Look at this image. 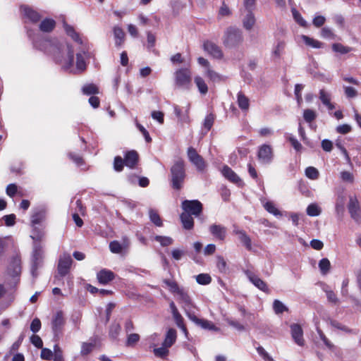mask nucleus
<instances>
[{
  "label": "nucleus",
  "instance_id": "f257e3e1",
  "mask_svg": "<svg viewBox=\"0 0 361 361\" xmlns=\"http://www.w3.org/2000/svg\"><path fill=\"white\" fill-rule=\"evenodd\" d=\"M33 44L37 49L52 56L57 63H61L62 53L66 51L67 52V59L62 64L63 68L66 71L73 73H81L86 68L87 65L85 60L86 53L85 51L76 54V67L75 69L73 68V50L69 44H62L56 39H46L42 43L34 42Z\"/></svg>",
  "mask_w": 361,
  "mask_h": 361
},
{
  "label": "nucleus",
  "instance_id": "f03ea898",
  "mask_svg": "<svg viewBox=\"0 0 361 361\" xmlns=\"http://www.w3.org/2000/svg\"><path fill=\"white\" fill-rule=\"evenodd\" d=\"M21 273V262L18 257H13L10 262L5 273V281L11 287L16 286L19 281Z\"/></svg>",
  "mask_w": 361,
  "mask_h": 361
},
{
  "label": "nucleus",
  "instance_id": "7ed1b4c3",
  "mask_svg": "<svg viewBox=\"0 0 361 361\" xmlns=\"http://www.w3.org/2000/svg\"><path fill=\"white\" fill-rule=\"evenodd\" d=\"M223 44L228 48H234L239 46L243 40L242 31L236 27H228L223 36Z\"/></svg>",
  "mask_w": 361,
  "mask_h": 361
},
{
  "label": "nucleus",
  "instance_id": "20e7f679",
  "mask_svg": "<svg viewBox=\"0 0 361 361\" xmlns=\"http://www.w3.org/2000/svg\"><path fill=\"white\" fill-rule=\"evenodd\" d=\"M174 85L178 89L190 90L192 85V73L188 68H178L174 72Z\"/></svg>",
  "mask_w": 361,
  "mask_h": 361
},
{
  "label": "nucleus",
  "instance_id": "39448f33",
  "mask_svg": "<svg viewBox=\"0 0 361 361\" xmlns=\"http://www.w3.org/2000/svg\"><path fill=\"white\" fill-rule=\"evenodd\" d=\"M171 173L173 188L180 189L185 178L184 161L181 159L176 161L171 169Z\"/></svg>",
  "mask_w": 361,
  "mask_h": 361
},
{
  "label": "nucleus",
  "instance_id": "423d86ee",
  "mask_svg": "<svg viewBox=\"0 0 361 361\" xmlns=\"http://www.w3.org/2000/svg\"><path fill=\"white\" fill-rule=\"evenodd\" d=\"M187 155L189 161L196 167L198 171L202 172L204 171L207 164L195 148L190 147L188 149Z\"/></svg>",
  "mask_w": 361,
  "mask_h": 361
},
{
  "label": "nucleus",
  "instance_id": "0eeeda50",
  "mask_svg": "<svg viewBox=\"0 0 361 361\" xmlns=\"http://www.w3.org/2000/svg\"><path fill=\"white\" fill-rule=\"evenodd\" d=\"M73 259L69 254L63 253L61 255L57 266L58 274L61 277L66 276L70 271Z\"/></svg>",
  "mask_w": 361,
  "mask_h": 361
},
{
  "label": "nucleus",
  "instance_id": "6e6552de",
  "mask_svg": "<svg viewBox=\"0 0 361 361\" xmlns=\"http://www.w3.org/2000/svg\"><path fill=\"white\" fill-rule=\"evenodd\" d=\"M183 213L199 216L202 210V204L198 200H185L182 202Z\"/></svg>",
  "mask_w": 361,
  "mask_h": 361
},
{
  "label": "nucleus",
  "instance_id": "1a4fd4ad",
  "mask_svg": "<svg viewBox=\"0 0 361 361\" xmlns=\"http://www.w3.org/2000/svg\"><path fill=\"white\" fill-rule=\"evenodd\" d=\"M202 48L205 52L214 59H221L224 56L221 47L212 41H204L202 44Z\"/></svg>",
  "mask_w": 361,
  "mask_h": 361
},
{
  "label": "nucleus",
  "instance_id": "9d476101",
  "mask_svg": "<svg viewBox=\"0 0 361 361\" xmlns=\"http://www.w3.org/2000/svg\"><path fill=\"white\" fill-rule=\"evenodd\" d=\"M257 157L262 164H270L274 157L272 147L269 145H262L259 147Z\"/></svg>",
  "mask_w": 361,
  "mask_h": 361
},
{
  "label": "nucleus",
  "instance_id": "9b49d317",
  "mask_svg": "<svg viewBox=\"0 0 361 361\" xmlns=\"http://www.w3.org/2000/svg\"><path fill=\"white\" fill-rule=\"evenodd\" d=\"M348 211L350 217L357 224L361 223V214L360 205L355 197H350L348 204Z\"/></svg>",
  "mask_w": 361,
  "mask_h": 361
},
{
  "label": "nucleus",
  "instance_id": "f8f14e48",
  "mask_svg": "<svg viewBox=\"0 0 361 361\" xmlns=\"http://www.w3.org/2000/svg\"><path fill=\"white\" fill-rule=\"evenodd\" d=\"M43 257V250L42 246L39 243H35L32 252V273H35L39 267Z\"/></svg>",
  "mask_w": 361,
  "mask_h": 361
},
{
  "label": "nucleus",
  "instance_id": "ddd939ff",
  "mask_svg": "<svg viewBox=\"0 0 361 361\" xmlns=\"http://www.w3.org/2000/svg\"><path fill=\"white\" fill-rule=\"evenodd\" d=\"M188 318L197 325L201 326L204 329L219 331V328L216 327L212 322L204 319L197 318L194 314L188 313Z\"/></svg>",
  "mask_w": 361,
  "mask_h": 361
},
{
  "label": "nucleus",
  "instance_id": "4468645a",
  "mask_svg": "<svg viewBox=\"0 0 361 361\" xmlns=\"http://www.w3.org/2000/svg\"><path fill=\"white\" fill-rule=\"evenodd\" d=\"M247 277L250 280V281L257 288H258L259 290L265 292L269 293V288L267 287V283L262 281L260 278H259L258 276L255 274L253 272L250 271H247L245 272Z\"/></svg>",
  "mask_w": 361,
  "mask_h": 361
},
{
  "label": "nucleus",
  "instance_id": "2eb2a0df",
  "mask_svg": "<svg viewBox=\"0 0 361 361\" xmlns=\"http://www.w3.org/2000/svg\"><path fill=\"white\" fill-rule=\"evenodd\" d=\"M291 336L294 341L300 346H303L305 341L303 339V331L302 327L298 324L290 325Z\"/></svg>",
  "mask_w": 361,
  "mask_h": 361
},
{
  "label": "nucleus",
  "instance_id": "dca6fc26",
  "mask_svg": "<svg viewBox=\"0 0 361 361\" xmlns=\"http://www.w3.org/2000/svg\"><path fill=\"white\" fill-rule=\"evenodd\" d=\"M176 294L178 295V300L182 304L183 307L185 310L186 314L188 315V313H190L189 312L190 310L193 307V304L190 296L188 295V293L183 288H181Z\"/></svg>",
  "mask_w": 361,
  "mask_h": 361
},
{
  "label": "nucleus",
  "instance_id": "f3484780",
  "mask_svg": "<svg viewBox=\"0 0 361 361\" xmlns=\"http://www.w3.org/2000/svg\"><path fill=\"white\" fill-rule=\"evenodd\" d=\"M20 10L24 17L33 23H37L41 18L40 14L28 6H22Z\"/></svg>",
  "mask_w": 361,
  "mask_h": 361
},
{
  "label": "nucleus",
  "instance_id": "a211bd4d",
  "mask_svg": "<svg viewBox=\"0 0 361 361\" xmlns=\"http://www.w3.org/2000/svg\"><path fill=\"white\" fill-rule=\"evenodd\" d=\"M209 230L211 234L219 240H224L226 235V228L220 224H212L209 226Z\"/></svg>",
  "mask_w": 361,
  "mask_h": 361
},
{
  "label": "nucleus",
  "instance_id": "6ab92c4d",
  "mask_svg": "<svg viewBox=\"0 0 361 361\" xmlns=\"http://www.w3.org/2000/svg\"><path fill=\"white\" fill-rule=\"evenodd\" d=\"M138 154L135 150L127 152L124 155L125 165L127 167L133 169L138 162Z\"/></svg>",
  "mask_w": 361,
  "mask_h": 361
},
{
  "label": "nucleus",
  "instance_id": "aec40b11",
  "mask_svg": "<svg viewBox=\"0 0 361 361\" xmlns=\"http://www.w3.org/2000/svg\"><path fill=\"white\" fill-rule=\"evenodd\" d=\"M323 319L330 326L334 329L340 330L345 334H354V331L345 326V324L339 322L338 321L330 317L323 318Z\"/></svg>",
  "mask_w": 361,
  "mask_h": 361
},
{
  "label": "nucleus",
  "instance_id": "412c9836",
  "mask_svg": "<svg viewBox=\"0 0 361 361\" xmlns=\"http://www.w3.org/2000/svg\"><path fill=\"white\" fill-rule=\"evenodd\" d=\"M98 281L102 284H106L114 279V274L108 269H102L97 274Z\"/></svg>",
  "mask_w": 361,
  "mask_h": 361
},
{
  "label": "nucleus",
  "instance_id": "4be33fe9",
  "mask_svg": "<svg viewBox=\"0 0 361 361\" xmlns=\"http://www.w3.org/2000/svg\"><path fill=\"white\" fill-rule=\"evenodd\" d=\"M113 32L115 45L117 47H121L123 44L126 37V34L123 30L119 26H114L113 28Z\"/></svg>",
  "mask_w": 361,
  "mask_h": 361
},
{
  "label": "nucleus",
  "instance_id": "5701e85b",
  "mask_svg": "<svg viewBox=\"0 0 361 361\" xmlns=\"http://www.w3.org/2000/svg\"><path fill=\"white\" fill-rule=\"evenodd\" d=\"M221 173L223 176L231 182L235 184H240L241 183V180L238 176L228 166H224Z\"/></svg>",
  "mask_w": 361,
  "mask_h": 361
},
{
  "label": "nucleus",
  "instance_id": "b1692460",
  "mask_svg": "<svg viewBox=\"0 0 361 361\" xmlns=\"http://www.w3.org/2000/svg\"><path fill=\"white\" fill-rule=\"evenodd\" d=\"M128 246V240L127 238L123 239V243L121 244L117 240H114L109 244V249L111 252L118 254L121 253L123 249Z\"/></svg>",
  "mask_w": 361,
  "mask_h": 361
},
{
  "label": "nucleus",
  "instance_id": "393cba45",
  "mask_svg": "<svg viewBox=\"0 0 361 361\" xmlns=\"http://www.w3.org/2000/svg\"><path fill=\"white\" fill-rule=\"evenodd\" d=\"M176 338H177V332H176V329H172V328L169 329L166 334L165 339L163 342V345L168 347V348L171 347L173 345V343L176 342Z\"/></svg>",
  "mask_w": 361,
  "mask_h": 361
},
{
  "label": "nucleus",
  "instance_id": "a878e982",
  "mask_svg": "<svg viewBox=\"0 0 361 361\" xmlns=\"http://www.w3.org/2000/svg\"><path fill=\"white\" fill-rule=\"evenodd\" d=\"M256 22L255 15L252 11H247V13L243 18V26L247 30H250L254 27Z\"/></svg>",
  "mask_w": 361,
  "mask_h": 361
},
{
  "label": "nucleus",
  "instance_id": "bb28decb",
  "mask_svg": "<svg viewBox=\"0 0 361 361\" xmlns=\"http://www.w3.org/2000/svg\"><path fill=\"white\" fill-rule=\"evenodd\" d=\"M316 330L319 338L323 341L325 346L330 350L334 351L336 349V346L325 336L319 328L318 323L316 324Z\"/></svg>",
  "mask_w": 361,
  "mask_h": 361
},
{
  "label": "nucleus",
  "instance_id": "cd10ccee",
  "mask_svg": "<svg viewBox=\"0 0 361 361\" xmlns=\"http://www.w3.org/2000/svg\"><path fill=\"white\" fill-rule=\"evenodd\" d=\"M316 330L319 338L323 341L325 346L330 350L334 351L336 349V346L325 336L319 328L318 323L316 324Z\"/></svg>",
  "mask_w": 361,
  "mask_h": 361
},
{
  "label": "nucleus",
  "instance_id": "c85d7f7f",
  "mask_svg": "<svg viewBox=\"0 0 361 361\" xmlns=\"http://www.w3.org/2000/svg\"><path fill=\"white\" fill-rule=\"evenodd\" d=\"M316 330L319 338L323 341L325 346L330 350L334 351L336 349V346L325 336L319 328L318 323L316 324Z\"/></svg>",
  "mask_w": 361,
  "mask_h": 361
},
{
  "label": "nucleus",
  "instance_id": "c756f323",
  "mask_svg": "<svg viewBox=\"0 0 361 361\" xmlns=\"http://www.w3.org/2000/svg\"><path fill=\"white\" fill-rule=\"evenodd\" d=\"M316 330L319 338L323 341L325 346L330 350L334 351L336 349V346L325 336L319 328L318 323L316 324Z\"/></svg>",
  "mask_w": 361,
  "mask_h": 361
},
{
  "label": "nucleus",
  "instance_id": "7c9ffc66",
  "mask_svg": "<svg viewBox=\"0 0 361 361\" xmlns=\"http://www.w3.org/2000/svg\"><path fill=\"white\" fill-rule=\"evenodd\" d=\"M64 324V319L63 317V314L61 312H58L52 321V329L54 331L56 334L58 333L61 329L62 328Z\"/></svg>",
  "mask_w": 361,
  "mask_h": 361
},
{
  "label": "nucleus",
  "instance_id": "2f4dec72",
  "mask_svg": "<svg viewBox=\"0 0 361 361\" xmlns=\"http://www.w3.org/2000/svg\"><path fill=\"white\" fill-rule=\"evenodd\" d=\"M261 202L263 204L264 208L270 214H272L275 216H281V212L276 207L274 202L271 201H266V200L261 199Z\"/></svg>",
  "mask_w": 361,
  "mask_h": 361
},
{
  "label": "nucleus",
  "instance_id": "473e14b6",
  "mask_svg": "<svg viewBox=\"0 0 361 361\" xmlns=\"http://www.w3.org/2000/svg\"><path fill=\"white\" fill-rule=\"evenodd\" d=\"M234 233L238 235L239 240L245 246V247L250 250L252 249V243L250 238L246 234L244 231L234 230Z\"/></svg>",
  "mask_w": 361,
  "mask_h": 361
},
{
  "label": "nucleus",
  "instance_id": "72a5a7b5",
  "mask_svg": "<svg viewBox=\"0 0 361 361\" xmlns=\"http://www.w3.org/2000/svg\"><path fill=\"white\" fill-rule=\"evenodd\" d=\"M56 22L51 18H45L39 24V30L44 32H50L55 27Z\"/></svg>",
  "mask_w": 361,
  "mask_h": 361
},
{
  "label": "nucleus",
  "instance_id": "f704fd0d",
  "mask_svg": "<svg viewBox=\"0 0 361 361\" xmlns=\"http://www.w3.org/2000/svg\"><path fill=\"white\" fill-rule=\"evenodd\" d=\"M204 75L209 78L211 81L213 82H219L221 81H224L226 80V77L221 75V74L215 72L210 68H208L204 71Z\"/></svg>",
  "mask_w": 361,
  "mask_h": 361
},
{
  "label": "nucleus",
  "instance_id": "c9c22d12",
  "mask_svg": "<svg viewBox=\"0 0 361 361\" xmlns=\"http://www.w3.org/2000/svg\"><path fill=\"white\" fill-rule=\"evenodd\" d=\"M45 211L40 209L35 212L31 216V224L34 230H36V225L40 224L45 219Z\"/></svg>",
  "mask_w": 361,
  "mask_h": 361
},
{
  "label": "nucleus",
  "instance_id": "e433bc0d",
  "mask_svg": "<svg viewBox=\"0 0 361 361\" xmlns=\"http://www.w3.org/2000/svg\"><path fill=\"white\" fill-rule=\"evenodd\" d=\"M237 103L239 108L243 111H247L250 106L249 99L242 92L237 94Z\"/></svg>",
  "mask_w": 361,
  "mask_h": 361
},
{
  "label": "nucleus",
  "instance_id": "4c0bfd02",
  "mask_svg": "<svg viewBox=\"0 0 361 361\" xmlns=\"http://www.w3.org/2000/svg\"><path fill=\"white\" fill-rule=\"evenodd\" d=\"M180 220L183 224V228L187 230H190L194 226V220L192 215L188 213H182L180 214Z\"/></svg>",
  "mask_w": 361,
  "mask_h": 361
},
{
  "label": "nucleus",
  "instance_id": "58836bf2",
  "mask_svg": "<svg viewBox=\"0 0 361 361\" xmlns=\"http://www.w3.org/2000/svg\"><path fill=\"white\" fill-rule=\"evenodd\" d=\"M63 27L65 29V31L66 34L70 36L74 41L79 44H82V39L80 37V35L78 32H75L73 27L71 25H68L66 23H63Z\"/></svg>",
  "mask_w": 361,
  "mask_h": 361
},
{
  "label": "nucleus",
  "instance_id": "ea45409f",
  "mask_svg": "<svg viewBox=\"0 0 361 361\" xmlns=\"http://www.w3.org/2000/svg\"><path fill=\"white\" fill-rule=\"evenodd\" d=\"M301 39L307 46H309L312 48L319 49L322 47V42L318 41L317 39H314L304 35L301 36Z\"/></svg>",
  "mask_w": 361,
  "mask_h": 361
},
{
  "label": "nucleus",
  "instance_id": "a19ab883",
  "mask_svg": "<svg viewBox=\"0 0 361 361\" xmlns=\"http://www.w3.org/2000/svg\"><path fill=\"white\" fill-rule=\"evenodd\" d=\"M188 111H189V105L187 106L185 109V112L183 114L182 113L181 109L178 106H174V113L177 118L183 123H188L189 122V116H188Z\"/></svg>",
  "mask_w": 361,
  "mask_h": 361
},
{
  "label": "nucleus",
  "instance_id": "79ce46f5",
  "mask_svg": "<svg viewBox=\"0 0 361 361\" xmlns=\"http://www.w3.org/2000/svg\"><path fill=\"white\" fill-rule=\"evenodd\" d=\"M194 81L198 88L199 92L202 94H206L208 92V87L204 79L200 76H196L195 77Z\"/></svg>",
  "mask_w": 361,
  "mask_h": 361
},
{
  "label": "nucleus",
  "instance_id": "37998d69",
  "mask_svg": "<svg viewBox=\"0 0 361 361\" xmlns=\"http://www.w3.org/2000/svg\"><path fill=\"white\" fill-rule=\"evenodd\" d=\"M149 216L150 221L157 226L161 227L163 226L162 220L156 210L150 209L149 210Z\"/></svg>",
  "mask_w": 361,
  "mask_h": 361
},
{
  "label": "nucleus",
  "instance_id": "c03bdc74",
  "mask_svg": "<svg viewBox=\"0 0 361 361\" xmlns=\"http://www.w3.org/2000/svg\"><path fill=\"white\" fill-rule=\"evenodd\" d=\"M306 212L310 216H318L322 213V209L316 203H312L307 206Z\"/></svg>",
  "mask_w": 361,
  "mask_h": 361
},
{
  "label": "nucleus",
  "instance_id": "a18cd8bd",
  "mask_svg": "<svg viewBox=\"0 0 361 361\" xmlns=\"http://www.w3.org/2000/svg\"><path fill=\"white\" fill-rule=\"evenodd\" d=\"M173 317L174 319V321L176 324V325L182 330V331L185 334V336L188 335V331L187 329L184 324V319L181 314L178 312L173 315Z\"/></svg>",
  "mask_w": 361,
  "mask_h": 361
},
{
  "label": "nucleus",
  "instance_id": "49530a36",
  "mask_svg": "<svg viewBox=\"0 0 361 361\" xmlns=\"http://www.w3.org/2000/svg\"><path fill=\"white\" fill-rule=\"evenodd\" d=\"M273 309L276 314L287 312L288 307L280 300H275L273 302Z\"/></svg>",
  "mask_w": 361,
  "mask_h": 361
},
{
  "label": "nucleus",
  "instance_id": "de8ad7c7",
  "mask_svg": "<svg viewBox=\"0 0 361 361\" xmlns=\"http://www.w3.org/2000/svg\"><path fill=\"white\" fill-rule=\"evenodd\" d=\"M285 48V43L283 42H278L272 51V56L275 59H279L283 54Z\"/></svg>",
  "mask_w": 361,
  "mask_h": 361
},
{
  "label": "nucleus",
  "instance_id": "09e8293b",
  "mask_svg": "<svg viewBox=\"0 0 361 361\" xmlns=\"http://www.w3.org/2000/svg\"><path fill=\"white\" fill-rule=\"evenodd\" d=\"M293 13V17L294 20L301 26L303 27H307V21L302 17L301 14L295 9L292 8L291 10Z\"/></svg>",
  "mask_w": 361,
  "mask_h": 361
},
{
  "label": "nucleus",
  "instance_id": "8fccbe9b",
  "mask_svg": "<svg viewBox=\"0 0 361 361\" xmlns=\"http://www.w3.org/2000/svg\"><path fill=\"white\" fill-rule=\"evenodd\" d=\"M319 267L322 274H326L331 267V263L327 258L322 259L319 262Z\"/></svg>",
  "mask_w": 361,
  "mask_h": 361
},
{
  "label": "nucleus",
  "instance_id": "3c124183",
  "mask_svg": "<svg viewBox=\"0 0 361 361\" xmlns=\"http://www.w3.org/2000/svg\"><path fill=\"white\" fill-rule=\"evenodd\" d=\"M154 240L159 242L163 247L169 246L173 243V240L169 236L156 235Z\"/></svg>",
  "mask_w": 361,
  "mask_h": 361
},
{
  "label": "nucleus",
  "instance_id": "603ef678",
  "mask_svg": "<svg viewBox=\"0 0 361 361\" xmlns=\"http://www.w3.org/2000/svg\"><path fill=\"white\" fill-rule=\"evenodd\" d=\"M216 267L221 273H226L228 267L226 260L221 256L216 257Z\"/></svg>",
  "mask_w": 361,
  "mask_h": 361
},
{
  "label": "nucleus",
  "instance_id": "864d4df0",
  "mask_svg": "<svg viewBox=\"0 0 361 361\" xmlns=\"http://www.w3.org/2000/svg\"><path fill=\"white\" fill-rule=\"evenodd\" d=\"M305 175L310 179L317 180L319 178V173L316 168L309 166L305 169Z\"/></svg>",
  "mask_w": 361,
  "mask_h": 361
},
{
  "label": "nucleus",
  "instance_id": "5fc2aeb1",
  "mask_svg": "<svg viewBox=\"0 0 361 361\" xmlns=\"http://www.w3.org/2000/svg\"><path fill=\"white\" fill-rule=\"evenodd\" d=\"M197 282L200 285H208L212 281V278L208 274H200L196 276Z\"/></svg>",
  "mask_w": 361,
  "mask_h": 361
},
{
  "label": "nucleus",
  "instance_id": "6e6d98bb",
  "mask_svg": "<svg viewBox=\"0 0 361 361\" xmlns=\"http://www.w3.org/2000/svg\"><path fill=\"white\" fill-rule=\"evenodd\" d=\"M303 118L307 123H311L317 118V113L310 109H305L303 111Z\"/></svg>",
  "mask_w": 361,
  "mask_h": 361
},
{
  "label": "nucleus",
  "instance_id": "4d7b16f0",
  "mask_svg": "<svg viewBox=\"0 0 361 361\" xmlns=\"http://www.w3.org/2000/svg\"><path fill=\"white\" fill-rule=\"evenodd\" d=\"M168 348V347L162 345L160 348H154L153 353L157 357L165 358L169 353Z\"/></svg>",
  "mask_w": 361,
  "mask_h": 361
},
{
  "label": "nucleus",
  "instance_id": "13d9d810",
  "mask_svg": "<svg viewBox=\"0 0 361 361\" xmlns=\"http://www.w3.org/2000/svg\"><path fill=\"white\" fill-rule=\"evenodd\" d=\"M94 348V344L93 343H86L84 342L81 345V350L80 354L82 356L87 355L90 353Z\"/></svg>",
  "mask_w": 361,
  "mask_h": 361
},
{
  "label": "nucleus",
  "instance_id": "bf43d9fd",
  "mask_svg": "<svg viewBox=\"0 0 361 361\" xmlns=\"http://www.w3.org/2000/svg\"><path fill=\"white\" fill-rule=\"evenodd\" d=\"M232 14L231 10L224 1L219 10L218 16L219 18L228 17Z\"/></svg>",
  "mask_w": 361,
  "mask_h": 361
},
{
  "label": "nucleus",
  "instance_id": "052dcab7",
  "mask_svg": "<svg viewBox=\"0 0 361 361\" xmlns=\"http://www.w3.org/2000/svg\"><path fill=\"white\" fill-rule=\"evenodd\" d=\"M164 283L169 288V290L173 293H177L181 288L178 286L177 283L174 281L169 279H164Z\"/></svg>",
  "mask_w": 361,
  "mask_h": 361
},
{
  "label": "nucleus",
  "instance_id": "680f3d73",
  "mask_svg": "<svg viewBox=\"0 0 361 361\" xmlns=\"http://www.w3.org/2000/svg\"><path fill=\"white\" fill-rule=\"evenodd\" d=\"M332 49L335 52H338L342 54H347L351 51V48L348 47H345L341 44L335 43L332 45Z\"/></svg>",
  "mask_w": 361,
  "mask_h": 361
},
{
  "label": "nucleus",
  "instance_id": "e2e57ef3",
  "mask_svg": "<svg viewBox=\"0 0 361 361\" xmlns=\"http://www.w3.org/2000/svg\"><path fill=\"white\" fill-rule=\"evenodd\" d=\"M82 92L87 95L94 94L99 92V90L95 85L88 84L82 87Z\"/></svg>",
  "mask_w": 361,
  "mask_h": 361
},
{
  "label": "nucleus",
  "instance_id": "0e129e2a",
  "mask_svg": "<svg viewBox=\"0 0 361 361\" xmlns=\"http://www.w3.org/2000/svg\"><path fill=\"white\" fill-rule=\"evenodd\" d=\"M125 165V161L120 156H117L114 158V169L117 172H121L123 166Z\"/></svg>",
  "mask_w": 361,
  "mask_h": 361
},
{
  "label": "nucleus",
  "instance_id": "69168bd1",
  "mask_svg": "<svg viewBox=\"0 0 361 361\" xmlns=\"http://www.w3.org/2000/svg\"><path fill=\"white\" fill-rule=\"evenodd\" d=\"M331 94L326 92L324 90H320L319 91V99L321 100L322 103L324 105L329 104V103L331 102Z\"/></svg>",
  "mask_w": 361,
  "mask_h": 361
},
{
  "label": "nucleus",
  "instance_id": "338daca9",
  "mask_svg": "<svg viewBox=\"0 0 361 361\" xmlns=\"http://www.w3.org/2000/svg\"><path fill=\"white\" fill-rule=\"evenodd\" d=\"M321 37L324 39H333L335 38L336 35L331 28L324 27L321 30Z\"/></svg>",
  "mask_w": 361,
  "mask_h": 361
},
{
  "label": "nucleus",
  "instance_id": "774afa93",
  "mask_svg": "<svg viewBox=\"0 0 361 361\" xmlns=\"http://www.w3.org/2000/svg\"><path fill=\"white\" fill-rule=\"evenodd\" d=\"M121 331V326L118 324H113L110 326L109 336L113 339H116Z\"/></svg>",
  "mask_w": 361,
  "mask_h": 361
}]
</instances>
